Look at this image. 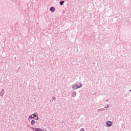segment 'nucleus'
I'll list each match as a JSON object with an SVG mask.
<instances>
[{"instance_id":"1","label":"nucleus","mask_w":131,"mask_h":131,"mask_svg":"<svg viewBox=\"0 0 131 131\" xmlns=\"http://www.w3.org/2000/svg\"><path fill=\"white\" fill-rule=\"evenodd\" d=\"M82 86V84L80 83H78V84H76L72 86L73 90H77V89H79Z\"/></svg>"},{"instance_id":"2","label":"nucleus","mask_w":131,"mask_h":131,"mask_svg":"<svg viewBox=\"0 0 131 131\" xmlns=\"http://www.w3.org/2000/svg\"><path fill=\"white\" fill-rule=\"evenodd\" d=\"M31 129H32L33 131H45V130L40 128H34L32 127H31Z\"/></svg>"},{"instance_id":"3","label":"nucleus","mask_w":131,"mask_h":131,"mask_svg":"<svg viewBox=\"0 0 131 131\" xmlns=\"http://www.w3.org/2000/svg\"><path fill=\"white\" fill-rule=\"evenodd\" d=\"M32 116H33L34 117V118H35V120H38V115L36 113H34V114H32Z\"/></svg>"},{"instance_id":"4","label":"nucleus","mask_w":131,"mask_h":131,"mask_svg":"<svg viewBox=\"0 0 131 131\" xmlns=\"http://www.w3.org/2000/svg\"><path fill=\"white\" fill-rule=\"evenodd\" d=\"M112 126V121H108L106 122V126L107 127H110V126Z\"/></svg>"},{"instance_id":"5","label":"nucleus","mask_w":131,"mask_h":131,"mask_svg":"<svg viewBox=\"0 0 131 131\" xmlns=\"http://www.w3.org/2000/svg\"><path fill=\"white\" fill-rule=\"evenodd\" d=\"M1 96L3 97L5 95V90L4 89L2 90V91L0 92Z\"/></svg>"},{"instance_id":"6","label":"nucleus","mask_w":131,"mask_h":131,"mask_svg":"<svg viewBox=\"0 0 131 131\" xmlns=\"http://www.w3.org/2000/svg\"><path fill=\"white\" fill-rule=\"evenodd\" d=\"M72 96L73 98H74V97L76 96V92L75 91H73L72 93Z\"/></svg>"},{"instance_id":"7","label":"nucleus","mask_w":131,"mask_h":131,"mask_svg":"<svg viewBox=\"0 0 131 131\" xmlns=\"http://www.w3.org/2000/svg\"><path fill=\"white\" fill-rule=\"evenodd\" d=\"M35 123V121L34 120H32L31 121V125H34V124Z\"/></svg>"},{"instance_id":"8","label":"nucleus","mask_w":131,"mask_h":131,"mask_svg":"<svg viewBox=\"0 0 131 131\" xmlns=\"http://www.w3.org/2000/svg\"><path fill=\"white\" fill-rule=\"evenodd\" d=\"M50 10L51 12H55V8L54 7H51Z\"/></svg>"},{"instance_id":"9","label":"nucleus","mask_w":131,"mask_h":131,"mask_svg":"<svg viewBox=\"0 0 131 131\" xmlns=\"http://www.w3.org/2000/svg\"><path fill=\"white\" fill-rule=\"evenodd\" d=\"M32 116V115H31V116H29V119L31 118V119H35V118Z\"/></svg>"},{"instance_id":"10","label":"nucleus","mask_w":131,"mask_h":131,"mask_svg":"<svg viewBox=\"0 0 131 131\" xmlns=\"http://www.w3.org/2000/svg\"><path fill=\"white\" fill-rule=\"evenodd\" d=\"M64 1H61L60 2V6H63V4H64Z\"/></svg>"},{"instance_id":"11","label":"nucleus","mask_w":131,"mask_h":131,"mask_svg":"<svg viewBox=\"0 0 131 131\" xmlns=\"http://www.w3.org/2000/svg\"><path fill=\"white\" fill-rule=\"evenodd\" d=\"M98 112H100V111H103V108H100V109H99L98 110Z\"/></svg>"},{"instance_id":"12","label":"nucleus","mask_w":131,"mask_h":131,"mask_svg":"<svg viewBox=\"0 0 131 131\" xmlns=\"http://www.w3.org/2000/svg\"><path fill=\"white\" fill-rule=\"evenodd\" d=\"M55 99H56V97H52V99H53V100H55Z\"/></svg>"},{"instance_id":"13","label":"nucleus","mask_w":131,"mask_h":131,"mask_svg":"<svg viewBox=\"0 0 131 131\" xmlns=\"http://www.w3.org/2000/svg\"><path fill=\"white\" fill-rule=\"evenodd\" d=\"M107 107H109V105H108V104L107 105V106H105L104 108H107Z\"/></svg>"},{"instance_id":"14","label":"nucleus","mask_w":131,"mask_h":131,"mask_svg":"<svg viewBox=\"0 0 131 131\" xmlns=\"http://www.w3.org/2000/svg\"><path fill=\"white\" fill-rule=\"evenodd\" d=\"M105 101H106V102H108V101H109V100L106 99V100H105Z\"/></svg>"},{"instance_id":"15","label":"nucleus","mask_w":131,"mask_h":131,"mask_svg":"<svg viewBox=\"0 0 131 131\" xmlns=\"http://www.w3.org/2000/svg\"><path fill=\"white\" fill-rule=\"evenodd\" d=\"M129 92H131V90H130L129 91Z\"/></svg>"}]
</instances>
